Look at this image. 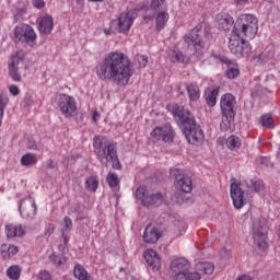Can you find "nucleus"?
<instances>
[{"label":"nucleus","instance_id":"nucleus-19","mask_svg":"<svg viewBox=\"0 0 280 280\" xmlns=\"http://www.w3.org/2000/svg\"><path fill=\"white\" fill-rule=\"evenodd\" d=\"M144 259L152 270H159L161 268V258L154 249H147L144 252Z\"/></svg>","mask_w":280,"mask_h":280},{"label":"nucleus","instance_id":"nucleus-49","mask_svg":"<svg viewBox=\"0 0 280 280\" xmlns=\"http://www.w3.org/2000/svg\"><path fill=\"white\" fill-rule=\"evenodd\" d=\"M165 0H152L151 2V8L153 10H158V8H161V5H163Z\"/></svg>","mask_w":280,"mask_h":280},{"label":"nucleus","instance_id":"nucleus-34","mask_svg":"<svg viewBox=\"0 0 280 280\" xmlns=\"http://www.w3.org/2000/svg\"><path fill=\"white\" fill-rule=\"evenodd\" d=\"M168 58L171 62H185V56L178 49L171 50L168 52Z\"/></svg>","mask_w":280,"mask_h":280},{"label":"nucleus","instance_id":"nucleus-41","mask_svg":"<svg viewBox=\"0 0 280 280\" xmlns=\"http://www.w3.org/2000/svg\"><path fill=\"white\" fill-rule=\"evenodd\" d=\"M10 98H8V96H0V126L1 120L3 119V110H5V106H8Z\"/></svg>","mask_w":280,"mask_h":280},{"label":"nucleus","instance_id":"nucleus-38","mask_svg":"<svg viewBox=\"0 0 280 280\" xmlns=\"http://www.w3.org/2000/svg\"><path fill=\"white\" fill-rule=\"evenodd\" d=\"M220 91L218 89H213L212 91L209 92L208 96L206 97V102L208 106H215V102L218 100Z\"/></svg>","mask_w":280,"mask_h":280},{"label":"nucleus","instance_id":"nucleus-15","mask_svg":"<svg viewBox=\"0 0 280 280\" xmlns=\"http://www.w3.org/2000/svg\"><path fill=\"white\" fill-rule=\"evenodd\" d=\"M25 60V52L18 51L15 55L11 57V61L9 62V75L12 78L13 82H21V73H19V62H23Z\"/></svg>","mask_w":280,"mask_h":280},{"label":"nucleus","instance_id":"nucleus-42","mask_svg":"<svg viewBox=\"0 0 280 280\" xmlns=\"http://www.w3.org/2000/svg\"><path fill=\"white\" fill-rule=\"evenodd\" d=\"M108 163H112L113 170H119L121 167V162L117 156V151L114 153L113 158L108 159Z\"/></svg>","mask_w":280,"mask_h":280},{"label":"nucleus","instance_id":"nucleus-40","mask_svg":"<svg viewBox=\"0 0 280 280\" xmlns=\"http://www.w3.org/2000/svg\"><path fill=\"white\" fill-rule=\"evenodd\" d=\"M250 185H252L254 191H256V194H259V191H264V180L252 179Z\"/></svg>","mask_w":280,"mask_h":280},{"label":"nucleus","instance_id":"nucleus-27","mask_svg":"<svg viewBox=\"0 0 280 280\" xmlns=\"http://www.w3.org/2000/svg\"><path fill=\"white\" fill-rule=\"evenodd\" d=\"M20 163L23 167H32V165H36V163H38V158H36V154L25 153L22 155Z\"/></svg>","mask_w":280,"mask_h":280},{"label":"nucleus","instance_id":"nucleus-28","mask_svg":"<svg viewBox=\"0 0 280 280\" xmlns=\"http://www.w3.org/2000/svg\"><path fill=\"white\" fill-rule=\"evenodd\" d=\"M73 275H74L75 279H79V280H93L91 278V276H89V272L86 271V269H84V267L82 265L74 266Z\"/></svg>","mask_w":280,"mask_h":280},{"label":"nucleus","instance_id":"nucleus-31","mask_svg":"<svg viewBox=\"0 0 280 280\" xmlns=\"http://www.w3.org/2000/svg\"><path fill=\"white\" fill-rule=\"evenodd\" d=\"M49 259L56 268H60V266H65V264H67V257H65V254H52L49 256Z\"/></svg>","mask_w":280,"mask_h":280},{"label":"nucleus","instance_id":"nucleus-35","mask_svg":"<svg viewBox=\"0 0 280 280\" xmlns=\"http://www.w3.org/2000/svg\"><path fill=\"white\" fill-rule=\"evenodd\" d=\"M170 21V14L167 12H160L156 16V27L158 30H163L165 23Z\"/></svg>","mask_w":280,"mask_h":280},{"label":"nucleus","instance_id":"nucleus-14","mask_svg":"<svg viewBox=\"0 0 280 280\" xmlns=\"http://www.w3.org/2000/svg\"><path fill=\"white\" fill-rule=\"evenodd\" d=\"M36 201L32 197L23 199L19 207L20 214L24 220H34L36 218Z\"/></svg>","mask_w":280,"mask_h":280},{"label":"nucleus","instance_id":"nucleus-30","mask_svg":"<svg viewBox=\"0 0 280 280\" xmlns=\"http://www.w3.org/2000/svg\"><path fill=\"white\" fill-rule=\"evenodd\" d=\"M71 213H74L77 220H84L86 218V208L82 203H75L70 209Z\"/></svg>","mask_w":280,"mask_h":280},{"label":"nucleus","instance_id":"nucleus-22","mask_svg":"<svg viewBox=\"0 0 280 280\" xmlns=\"http://www.w3.org/2000/svg\"><path fill=\"white\" fill-rule=\"evenodd\" d=\"M190 102H198L200 100V88L197 83H184Z\"/></svg>","mask_w":280,"mask_h":280},{"label":"nucleus","instance_id":"nucleus-39","mask_svg":"<svg viewBox=\"0 0 280 280\" xmlns=\"http://www.w3.org/2000/svg\"><path fill=\"white\" fill-rule=\"evenodd\" d=\"M106 180L112 189H116V187H119V176L115 173H108Z\"/></svg>","mask_w":280,"mask_h":280},{"label":"nucleus","instance_id":"nucleus-63","mask_svg":"<svg viewBox=\"0 0 280 280\" xmlns=\"http://www.w3.org/2000/svg\"><path fill=\"white\" fill-rule=\"evenodd\" d=\"M28 150H34V144H27Z\"/></svg>","mask_w":280,"mask_h":280},{"label":"nucleus","instance_id":"nucleus-55","mask_svg":"<svg viewBox=\"0 0 280 280\" xmlns=\"http://www.w3.org/2000/svg\"><path fill=\"white\" fill-rule=\"evenodd\" d=\"M8 253H9V255H16V253H19V247L11 245L8 248Z\"/></svg>","mask_w":280,"mask_h":280},{"label":"nucleus","instance_id":"nucleus-45","mask_svg":"<svg viewBox=\"0 0 280 280\" xmlns=\"http://www.w3.org/2000/svg\"><path fill=\"white\" fill-rule=\"evenodd\" d=\"M175 201L177 202V205H183V202H185V192H175L174 195Z\"/></svg>","mask_w":280,"mask_h":280},{"label":"nucleus","instance_id":"nucleus-51","mask_svg":"<svg viewBox=\"0 0 280 280\" xmlns=\"http://www.w3.org/2000/svg\"><path fill=\"white\" fill-rule=\"evenodd\" d=\"M11 95H19L21 93V89H19V85H11L9 89Z\"/></svg>","mask_w":280,"mask_h":280},{"label":"nucleus","instance_id":"nucleus-61","mask_svg":"<svg viewBox=\"0 0 280 280\" xmlns=\"http://www.w3.org/2000/svg\"><path fill=\"white\" fill-rule=\"evenodd\" d=\"M236 3L244 5L245 3H248V0H236Z\"/></svg>","mask_w":280,"mask_h":280},{"label":"nucleus","instance_id":"nucleus-59","mask_svg":"<svg viewBox=\"0 0 280 280\" xmlns=\"http://www.w3.org/2000/svg\"><path fill=\"white\" fill-rule=\"evenodd\" d=\"M92 119L93 121H97L100 119V115L97 112H94Z\"/></svg>","mask_w":280,"mask_h":280},{"label":"nucleus","instance_id":"nucleus-46","mask_svg":"<svg viewBox=\"0 0 280 280\" xmlns=\"http://www.w3.org/2000/svg\"><path fill=\"white\" fill-rule=\"evenodd\" d=\"M137 60H138L139 67L144 68L148 66V57H145L144 55L138 56Z\"/></svg>","mask_w":280,"mask_h":280},{"label":"nucleus","instance_id":"nucleus-56","mask_svg":"<svg viewBox=\"0 0 280 280\" xmlns=\"http://www.w3.org/2000/svg\"><path fill=\"white\" fill-rule=\"evenodd\" d=\"M46 167L47 170H54V167H56V165L54 164V160L51 159L47 160Z\"/></svg>","mask_w":280,"mask_h":280},{"label":"nucleus","instance_id":"nucleus-13","mask_svg":"<svg viewBox=\"0 0 280 280\" xmlns=\"http://www.w3.org/2000/svg\"><path fill=\"white\" fill-rule=\"evenodd\" d=\"M152 141H162L163 143H172L174 141V129L172 125L158 126L151 131Z\"/></svg>","mask_w":280,"mask_h":280},{"label":"nucleus","instance_id":"nucleus-16","mask_svg":"<svg viewBox=\"0 0 280 280\" xmlns=\"http://www.w3.org/2000/svg\"><path fill=\"white\" fill-rule=\"evenodd\" d=\"M135 23V12L121 13L118 18V31L120 34H128Z\"/></svg>","mask_w":280,"mask_h":280},{"label":"nucleus","instance_id":"nucleus-11","mask_svg":"<svg viewBox=\"0 0 280 280\" xmlns=\"http://www.w3.org/2000/svg\"><path fill=\"white\" fill-rule=\"evenodd\" d=\"M184 42L188 45L189 49H194L195 51L203 49L205 43H202V25H197L188 35H185Z\"/></svg>","mask_w":280,"mask_h":280},{"label":"nucleus","instance_id":"nucleus-32","mask_svg":"<svg viewBox=\"0 0 280 280\" xmlns=\"http://www.w3.org/2000/svg\"><path fill=\"white\" fill-rule=\"evenodd\" d=\"M229 150H237L242 147V140L237 136H230L226 140Z\"/></svg>","mask_w":280,"mask_h":280},{"label":"nucleus","instance_id":"nucleus-10","mask_svg":"<svg viewBox=\"0 0 280 280\" xmlns=\"http://www.w3.org/2000/svg\"><path fill=\"white\" fill-rule=\"evenodd\" d=\"M13 34L15 43H27V45H30L36 40V32H34V27L28 24L15 26Z\"/></svg>","mask_w":280,"mask_h":280},{"label":"nucleus","instance_id":"nucleus-2","mask_svg":"<svg viewBox=\"0 0 280 280\" xmlns=\"http://www.w3.org/2000/svg\"><path fill=\"white\" fill-rule=\"evenodd\" d=\"M173 117H175V121L178 126L184 128L186 139L189 143L192 145L201 143L205 139V132L200 127H198V124H196V117L191 112H189V109H185V106L175 105L173 107Z\"/></svg>","mask_w":280,"mask_h":280},{"label":"nucleus","instance_id":"nucleus-62","mask_svg":"<svg viewBox=\"0 0 280 280\" xmlns=\"http://www.w3.org/2000/svg\"><path fill=\"white\" fill-rule=\"evenodd\" d=\"M272 280H280V273H276L272 278Z\"/></svg>","mask_w":280,"mask_h":280},{"label":"nucleus","instance_id":"nucleus-21","mask_svg":"<svg viewBox=\"0 0 280 280\" xmlns=\"http://www.w3.org/2000/svg\"><path fill=\"white\" fill-rule=\"evenodd\" d=\"M73 229V221L71 218L65 217L61 223V237L66 244H69V233H71Z\"/></svg>","mask_w":280,"mask_h":280},{"label":"nucleus","instance_id":"nucleus-53","mask_svg":"<svg viewBox=\"0 0 280 280\" xmlns=\"http://www.w3.org/2000/svg\"><path fill=\"white\" fill-rule=\"evenodd\" d=\"M174 280H187V272L175 273Z\"/></svg>","mask_w":280,"mask_h":280},{"label":"nucleus","instance_id":"nucleus-20","mask_svg":"<svg viewBox=\"0 0 280 280\" xmlns=\"http://www.w3.org/2000/svg\"><path fill=\"white\" fill-rule=\"evenodd\" d=\"M171 270L174 275L187 272L189 270V260L185 258H177L171 262Z\"/></svg>","mask_w":280,"mask_h":280},{"label":"nucleus","instance_id":"nucleus-57","mask_svg":"<svg viewBox=\"0 0 280 280\" xmlns=\"http://www.w3.org/2000/svg\"><path fill=\"white\" fill-rule=\"evenodd\" d=\"M68 244H69V243H66V242L63 241V244H60V245L58 246L59 252L62 253L61 255H65V250H67V245H68Z\"/></svg>","mask_w":280,"mask_h":280},{"label":"nucleus","instance_id":"nucleus-44","mask_svg":"<svg viewBox=\"0 0 280 280\" xmlns=\"http://www.w3.org/2000/svg\"><path fill=\"white\" fill-rule=\"evenodd\" d=\"M38 280H51V273L47 270L39 271L37 276Z\"/></svg>","mask_w":280,"mask_h":280},{"label":"nucleus","instance_id":"nucleus-5","mask_svg":"<svg viewBox=\"0 0 280 280\" xmlns=\"http://www.w3.org/2000/svg\"><path fill=\"white\" fill-rule=\"evenodd\" d=\"M268 231H270V226L266 218L258 217L253 220L252 237L254 245L259 250L268 248Z\"/></svg>","mask_w":280,"mask_h":280},{"label":"nucleus","instance_id":"nucleus-23","mask_svg":"<svg viewBox=\"0 0 280 280\" xmlns=\"http://www.w3.org/2000/svg\"><path fill=\"white\" fill-rule=\"evenodd\" d=\"M54 30V18L51 15L44 16L39 22V32L40 34H51Z\"/></svg>","mask_w":280,"mask_h":280},{"label":"nucleus","instance_id":"nucleus-3","mask_svg":"<svg viewBox=\"0 0 280 280\" xmlns=\"http://www.w3.org/2000/svg\"><path fill=\"white\" fill-rule=\"evenodd\" d=\"M259 25L257 24V18L253 14L242 15L234 25L233 32H235L238 38H245L246 40H253L257 36Z\"/></svg>","mask_w":280,"mask_h":280},{"label":"nucleus","instance_id":"nucleus-47","mask_svg":"<svg viewBox=\"0 0 280 280\" xmlns=\"http://www.w3.org/2000/svg\"><path fill=\"white\" fill-rule=\"evenodd\" d=\"M201 276L200 272L195 271V272H189L188 275H186V280H200Z\"/></svg>","mask_w":280,"mask_h":280},{"label":"nucleus","instance_id":"nucleus-60","mask_svg":"<svg viewBox=\"0 0 280 280\" xmlns=\"http://www.w3.org/2000/svg\"><path fill=\"white\" fill-rule=\"evenodd\" d=\"M105 36H110L113 34V31L110 28H104Z\"/></svg>","mask_w":280,"mask_h":280},{"label":"nucleus","instance_id":"nucleus-7","mask_svg":"<svg viewBox=\"0 0 280 280\" xmlns=\"http://www.w3.org/2000/svg\"><path fill=\"white\" fill-rule=\"evenodd\" d=\"M136 198L141 200L143 207H160V205H163V200H165L163 192H150L145 186L137 188Z\"/></svg>","mask_w":280,"mask_h":280},{"label":"nucleus","instance_id":"nucleus-36","mask_svg":"<svg viewBox=\"0 0 280 280\" xmlns=\"http://www.w3.org/2000/svg\"><path fill=\"white\" fill-rule=\"evenodd\" d=\"M260 124L262 128H275V121L272 120L271 114H265L260 117Z\"/></svg>","mask_w":280,"mask_h":280},{"label":"nucleus","instance_id":"nucleus-37","mask_svg":"<svg viewBox=\"0 0 280 280\" xmlns=\"http://www.w3.org/2000/svg\"><path fill=\"white\" fill-rule=\"evenodd\" d=\"M7 277L12 280H19L21 277V268H19V266H11L7 270Z\"/></svg>","mask_w":280,"mask_h":280},{"label":"nucleus","instance_id":"nucleus-64","mask_svg":"<svg viewBox=\"0 0 280 280\" xmlns=\"http://www.w3.org/2000/svg\"><path fill=\"white\" fill-rule=\"evenodd\" d=\"M278 236H279V240H280V224H279Z\"/></svg>","mask_w":280,"mask_h":280},{"label":"nucleus","instance_id":"nucleus-17","mask_svg":"<svg viewBox=\"0 0 280 280\" xmlns=\"http://www.w3.org/2000/svg\"><path fill=\"white\" fill-rule=\"evenodd\" d=\"M230 191L235 209H242L246 205V199H244V190H242L240 184H231Z\"/></svg>","mask_w":280,"mask_h":280},{"label":"nucleus","instance_id":"nucleus-43","mask_svg":"<svg viewBox=\"0 0 280 280\" xmlns=\"http://www.w3.org/2000/svg\"><path fill=\"white\" fill-rule=\"evenodd\" d=\"M266 90L261 85H255L252 90V97H261Z\"/></svg>","mask_w":280,"mask_h":280},{"label":"nucleus","instance_id":"nucleus-52","mask_svg":"<svg viewBox=\"0 0 280 280\" xmlns=\"http://www.w3.org/2000/svg\"><path fill=\"white\" fill-rule=\"evenodd\" d=\"M34 8H37V10H40L45 8V1L44 0H33Z\"/></svg>","mask_w":280,"mask_h":280},{"label":"nucleus","instance_id":"nucleus-4","mask_svg":"<svg viewBox=\"0 0 280 280\" xmlns=\"http://www.w3.org/2000/svg\"><path fill=\"white\" fill-rule=\"evenodd\" d=\"M93 149L94 154H96V159L103 165H108V160L113 159V156L117 152V147L115 145V142L110 141L104 136L94 137Z\"/></svg>","mask_w":280,"mask_h":280},{"label":"nucleus","instance_id":"nucleus-50","mask_svg":"<svg viewBox=\"0 0 280 280\" xmlns=\"http://www.w3.org/2000/svg\"><path fill=\"white\" fill-rule=\"evenodd\" d=\"M220 256H221V259H229V257H231V250L223 248L220 252Z\"/></svg>","mask_w":280,"mask_h":280},{"label":"nucleus","instance_id":"nucleus-18","mask_svg":"<svg viewBox=\"0 0 280 280\" xmlns=\"http://www.w3.org/2000/svg\"><path fill=\"white\" fill-rule=\"evenodd\" d=\"M161 237V232L154 225H147L143 233V241L145 244H156Z\"/></svg>","mask_w":280,"mask_h":280},{"label":"nucleus","instance_id":"nucleus-9","mask_svg":"<svg viewBox=\"0 0 280 280\" xmlns=\"http://www.w3.org/2000/svg\"><path fill=\"white\" fill-rule=\"evenodd\" d=\"M170 173L175 178V187L184 194H190L191 189H194L191 177L185 175L183 170L179 168H171Z\"/></svg>","mask_w":280,"mask_h":280},{"label":"nucleus","instance_id":"nucleus-58","mask_svg":"<svg viewBox=\"0 0 280 280\" xmlns=\"http://www.w3.org/2000/svg\"><path fill=\"white\" fill-rule=\"evenodd\" d=\"M236 280H253V278H250V276L243 275L238 277Z\"/></svg>","mask_w":280,"mask_h":280},{"label":"nucleus","instance_id":"nucleus-1","mask_svg":"<svg viewBox=\"0 0 280 280\" xmlns=\"http://www.w3.org/2000/svg\"><path fill=\"white\" fill-rule=\"evenodd\" d=\"M96 75L100 80H108L116 86H126L132 78L130 59L124 52L112 51L96 66Z\"/></svg>","mask_w":280,"mask_h":280},{"label":"nucleus","instance_id":"nucleus-24","mask_svg":"<svg viewBox=\"0 0 280 280\" xmlns=\"http://www.w3.org/2000/svg\"><path fill=\"white\" fill-rule=\"evenodd\" d=\"M7 237H23L25 235V228L22 224H9L5 226Z\"/></svg>","mask_w":280,"mask_h":280},{"label":"nucleus","instance_id":"nucleus-48","mask_svg":"<svg viewBox=\"0 0 280 280\" xmlns=\"http://www.w3.org/2000/svg\"><path fill=\"white\" fill-rule=\"evenodd\" d=\"M220 25L222 27V30H231V20L229 19H222L220 22Z\"/></svg>","mask_w":280,"mask_h":280},{"label":"nucleus","instance_id":"nucleus-29","mask_svg":"<svg viewBox=\"0 0 280 280\" xmlns=\"http://www.w3.org/2000/svg\"><path fill=\"white\" fill-rule=\"evenodd\" d=\"M270 60H272L271 52H261L258 55H254V57L252 58L254 65H264L266 62H270Z\"/></svg>","mask_w":280,"mask_h":280},{"label":"nucleus","instance_id":"nucleus-33","mask_svg":"<svg viewBox=\"0 0 280 280\" xmlns=\"http://www.w3.org/2000/svg\"><path fill=\"white\" fill-rule=\"evenodd\" d=\"M97 187H100L97 177L90 176L85 179V188L88 191H97Z\"/></svg>","mask_w":280,"mask_h":280},{"label":"nucleus","instance_id":"nucleus-25","mask_svg":"<svg viewBox=\"0 0 280 280\" xmlns=\"http://www.w3.org/2000/svg\"><path fill=\"white\" fill-rule=\"evenodd\" d=\"M223 62L228 65L225 75L229 78V80H235V78L240 75V68L237 67V63H233L229 59L223 60Z\"/></svg>","mask_w":280,"mask_h":280},{"label":"nucleus","instance_id":"nucleus-6","mask_svg":"<svg viewBox=\"0 0 280 280\" xmlns=\"http://www.w3.org/2000/svg\"><path fill=\"white\" fill-rule=\"evenodd\" d=\"M237 105V101L235 96L231 93L224 94L221 97L220 106L222 110L223 119L221 122V130H228L231 128V122L235 119V106Z\"/></svg>","mask_w":280,"mask_h":280},{"label":"nucleus","instance_id":"nucleus-8","mask_svg":"<svg viewBox=\"0 0 280 280\" xmlns=\"http://www.w3.org/2000/svg\"><path fill=\"white\" fill-rule=\"evenodd\" d=\"M229 49L231 54L236 56V58H248L253 54V48L250 44L245 38L235 37L230 38Z\"/></svg>","mask_w":280,"mask_h":280},{"label":"nucleus","instance_id":"nucleus-26","mask_svg":"<svg viewBox=\"0 0 280 280\" xmlns=\"http://www.w3.org/2000/svg\"><path fill=\"white\" fill-rule=\"evenodd\" d=\"M195 270H197L199 272V275H213V270H214V267H213V264L211 262H198L196 266H195Z\"/></svg>","mask_w":280,"mask_h":280},{"label":"nucleus","instance_id":"nucleus-12","mask_svg":"<svg viewBox=\"0 0 280 280\" xmlns=\"http://www.w3.org/2000/svg\"><path fill=\"white\" fill-rule=\"evenodd\" d=\"M58 107L60 113H62L65 117H75L78 115V106L75 105V98L67 94L59 95Z\"/></svg>","mask_w":280,"mask_h":280},{"label":"nucleus","instance_id":"nucleus-54","mask_svg":"<svg viewBox=\"0 0 280 280\" xmlns=\"http://www.w3.org/2000/svg\"><path fill=\"white\" fill-rule=\"evenodd\" d=\"M258 164L264 165V167H268V158L260 156L258 158Z\"/></svg>","mask_w":280,"mask_h":280}]
</instances>
